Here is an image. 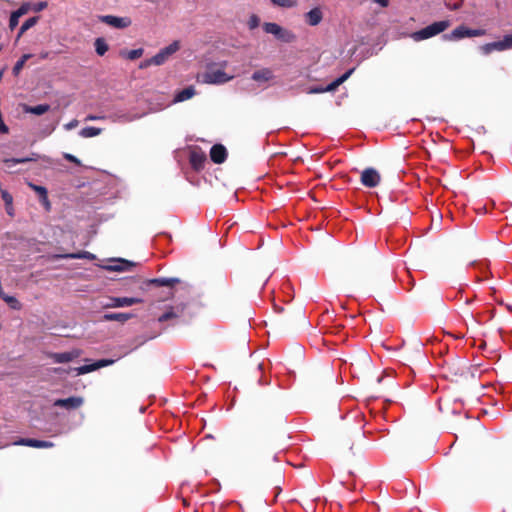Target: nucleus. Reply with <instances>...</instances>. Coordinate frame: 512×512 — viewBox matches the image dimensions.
Here are the masks:
<instances>
[{"mask_svg": "<svg viewBox=\"0 0 512 512\" xmlns=\"http://www.w3.org/2000/svg\"><path fill=\"white\" fill-rule=\"evenodd\" d=\"M450 26V21L442 20L434 22L423 29L413 32L410 37L416 41H423L444 32Z\"/></svg>", "mask_w": 512, "mask_h": 512, "instance_id": "nucleus-1", "label": "nucleus"}, {"mask_svg": "<svg viewBox=\"0 0 512 512\" xmlns=\"http://www.w3.org/2000/svg\"><path fill=\"white\" fill-rule=\"evenodd\" d=\"M234 78L233 75H228L222 69L210 68L207 71L198 75L197 80L204 84H224Z\"/></svg>", "mask_w": 512, "mask_h": 512, "instance_id": "nucleus-2", "label": "nucleus"}, {"mask_svg": "<svg viewBox=\"0 0 512 512\" xmlns=\"http://www.w3.org/2000/svg\"><path fill=\"white\" fill-rule=\"evenodd\" d=\"M262 27L267 34H272L282 42L291 43L296 39V36L292 31L283 28L277 23L266 22Z\"/></svg>", "mask_w": 512, "mask_h": 512, "instance_id": "nucleus-3", "label": "nucleus"}, {"mask_svg": "<svg viewBox=\"0 0 512 512\" xmlns=\"http://www.w3.org/2000/svg\"><path fill=\"white\" fill-rule=\"evenodd\" d=\"M180 48V44L178 41L172 42L170 45L161 49L155 56L152 57V62H154L155 66H160L164 64L170 56L176 53Z\"/></svg>", "mask_w": 512, "mask_h": 512, "instance_id": "nucleus-4", "label": "nucleus"}, {"mask_svg": "<svg viewBox=\"0 0 512 512\" xmlns=\"http://www.w3.org/2000/svg\"><path fill=\"white\" fill-rule=\"evenodd\" d=\"M99 20L113 28L124 29L131 25L132 21L129 17H118L114 15H102Z\"/></svg>", "mask_w": 512, "mask_h": 512, "instance_id": "nucleus-5", "label": "nucleus"}, {"mask_svg": "<svg viewBox=\"0 0 512 512\" xmlns=\"http://www.w3.org/2000/svg\"><path fill=\"white\" fill-rule=\"evenodd\" d=\"M143 300L137 297H112L109 302L104 305L105 308L129 307L142 303Z\"/></svg>", "mask_w": 512, "mask_h": 512, "instance_id": "nucleus-6", "label": "nucleus"}, {"mask_svg": "<svg viewBox=\"0 0 512 512\" xmlns=\"http://www.w3.org/2000/svg\"><path fill=\"white\" fill-rule=\"evenodd\" d=\"M144 116V113H135L133 111L118 110L109 116L114 122L128 123L134 120L140 119Z\"/></svg>", "mask_w": 512, "mask_h": 512, "instance_id": "nucleus-7", "label": "nucleus"}, {"mask_svg": "<svg viewBox=\"0 0 512 512\" xmlns=\"http://www.w3.org/2000/svg\"><path fill=\"white\" fill-rule=\"evenodd\" d=\"M361 182L366 187H376L380 182V174L374 168H367L361 174Z\"/></svg>", "mask_w": 512, "mask_h": 512, "instance_id": "nucleus-8", "label": "nucleus"}, {"mask_svg": "<svg viewBox=\"0 0 512 512\" xmlns=\"http://www.w3.org/2000/svg\"><path fill=\"white\" fill-rule=\"evenodd\" d=\"M353 72H354V68L348 70L342 76H340L337 79H335L326 88H321V87L311 88L309 90V93L314 94V93H322V92H326V91H333L339 85H341L344 81H346L352 75Z\"/></svg>", "mask_w": 512, "mask_h": 512, "instance_id": "nucleus-9", "label": "nucleus"}, {"mask_svg": "<svg viewBox=\"0 0 512 512\" xmlns=\"http://www.w3.org/2000/svg\"><path fill=\"white\" fill-rule=\"evenodd\" d=\"M113 362H114L113 360H99L98 362H96L94 364L75 367L71 370L75 373V375H83V374L92 372L98 368L108 366V365L112 364Z\"/></svg>", "mask_w": 512, "mask_h": 512, "instance_id": "nucleus-10", "label": "nucleus"}, {"mask_svg": "<svg viewBox=\"0 0 512 512\" xmlns=\"http://www.w3.org/2000/svg\"><path fill=\"white\" fill-rule=\"evenodd\" d=\"M227 150L221 144H216L211 147L210 158L216 164H221L226 160Z\"/></svg>", "mask_w": 512, "mask_h": 512, "instance_id": "nucleus-11", "label": "nucleus"}, {"mask_svg": "<svg viewBox=\"0 0 512 512\" xmlns=\"http://www.w3.org/2000/svg\"><path fill=\"white\" fill-rule=\"evenodd\" d=\"M83 402V398L81 397H69L66 399H57L54 402V406L63 407L70 410L79 408Z\"/></svg>", "mask_w": 512, "mask_h": 512, "instance_id": "nucleus-12", "label": "nucleus"}, {"mask_svg": "<svg viewBox=\"0 0 512 512\" xmlns=\"http://www.w3.org/2000/svg\"><path fill=\"white\" fill-rule=\"evenodd\" d=\"M252 80L258 83L269 82L274 78V73L270 68H262L253 72Z\"/></svg>", "mask_w": 512, "mask_h": 512, "instance_id": "nucleus-13", "label": "nucleus"}, {"mask_svg": "<svg viewBox=\"0 0 512 512\" xmlns=\"http://www.w3.org/2000/svg\"><path fill=\"white\" fill-rule=\"evenodd\" d=\"M30 9V5L28 3H24L18 8L16 11L12 12L9 19V27L11 30L17 27L19 23V18L25 15Z\"/></svg>", "mask_w": 512, "mask_h": 512, "instance_id": "nucleus-14", "label": "nucleus"}, {"mask_svg": "<svg viewBox=\"0 0 512 512\" xmlns=\"http://www.w3.org/2000/svg\"><path fill=\"white\" fill-rule=\"evenodd\" d=\"M42 157L37 154V153H31L29 156L27 157H23V158H6L3 160V162L6 164L7 167H12L16 164H22V163H27V162H33V161H37L39 159H41Z\"/></svg>", "mask_w": 512, "mask_h": 512, "instance_id": "nucleus-15", "label": "nucleus"}, {"mask_svg": "<svg viewBox=\"0 0 512 512\" xmlns=\"http://www.w3.org/2000/svg\"><path fill=\"white\" fill-rule=\"evenodd\" d=\"M469 37V28L464 25L458 26L451 33L444 35L447 40L455 41Z\"/></svg>", "mask_w": 512, "mask_h": 512, "instance_id": "nucleus-16", "label": "nucleus"}, {"mask_svg": "<svg viewBox=\"0 0 512 512\" xmlns=\"http://www.w3.org/2000/svg\"><path fill=\"white\" fill-rule=\"evenodd\" d=\"M322 18V11L318 7L311 9L305 14V20L310 26L318 25L322 21Z\"/></svg>", "mask_w": 512, "mask_h": 512, "instance_id": "nucleus-17", "label": "nucleus"}, {"mask_svg": "<svg viewBox=\"0 0 512 512\" xmlns=\"http://www.w3.org/2000/svg\"><path fill=\"white\" fill-rule=\"evenodd\" d=\"M79 356L77 351H69L63 353H53L51 358L55 363H67Z\"/></svg>", "mask_w": 512, "mask_h": 512, "instance_id": "nucleus-18", "label": "nucleus"}, {"mask_svg": "<svg viewBox=\"0 0 512 512\" xmlns=\"http://www.w3.org/2000/svg\"><path fill=\"white\" fill-rule=\"evenodd\" d=\"M206 161V156L202 152L193 151L190 156V162L194 169H202Z\"/></svg>", "mask_w": 512, "mask_h": 512, "instance_id": "nucleus-19", "label": "nucleus"}, {"mask_svg": "<svg viewBox=\"0 0 512 512\" xmlns=\"http://www.w3.org/2000/svg\"><path fill=\"white\" fill-rule=\"evenodd\" d=\"M502 40L484 44L480 47L481 52L484 55H488L493 51H505Z\"/></svg>", "mask_w": 512, "mask_h": 512, "instance_id": "nucleus-20", "label": "nucleus"}, {"mask_svg": "<svg viewBox=\"0 0 512 512\" xmlns=\"http://www.w3.org/2000/svg\"><path fill=\"white\" fill-rule=\"evenodd\" d=\"M131 313H106L103 315L105 321H117L124 323L132 318Z\"/></svg>", "mask_w": 512, "mask_h": 512, "instance_id": "nucleus-21", "label": "nucleus"}, {"mask_svg": "<svg viewBox=\"0 0 512 512\" xmlns=\"http://www.w3.org/2000/svg\"><path fill=\"white\" fill-rule=\"evenodd\" d=\"M194 95H195V89L192 86H190V87H187V88L179 91L175 95L173 102L174 103L183 102L188 99H191Z\"/></svg>", "mask_w": 512, "mask_h": 512, "instance_id": "nucleus-22", "label": "nucleus"}, {"mask_svg": "<svg viewBox=\"0 0 512 512\" xmlns=\"http://www.w3.org/2000/svg\"><path fill=\"white\" fill-rule=\"evenodd\" d=\"M57 258H64V259H88V260H94L95 255L88 252V251H82L78 253H67L63 255H57Z\"/></svg>", "mask_w": 512, "mask_h": 512, "instance_id": "nucleus-23", "label": "nucleus"}, {"mask_svg": "<svg viewBox=\"0 0 512 512\" xmlns=\"http://www.w3.org/2000/svg\"><path fill=\"white\" fill-rule=\"evenodd\" d=\"M50 106L48 104H40L36 106H28L24 105L23 110L26 113L35 114V115H43L48 112Z\"/></svg>", "mask_w": 512, "mask_h": 512, "instance_id": "nucleus-24", "label": "nucleus"}, {"mask_svg": "<svg viewBox=\"0 0 512 512\" xmlns=\"http://www.w3.org/2000/svg\"><path fill=\"white\" fill-rule=\"evenodd\" d=\"M180 280L178 278H155L150 281L151 284L159 286V287H172L175 284L179 283Z\"/></svg>", "mask_w": 512, "mask_h": 512, "instance_id": "nucleus-25", "label": "nucleus"}, {"mask_svg": "<svg viewBox=\"0 0 512 512\" xmlns=\"http://www.w3.org/2000/svg\"><path fill=\"white\" fill-rule=\"evenodd\" d=\"M44 441L30 439V438H21L18 441L14 442L15 445L29 446L34 448H43Z\"/></svg>", "mask_w": 512, "mask_h": 512, "instance_id": "nucleus-26", "label": "nucleus"}, {"mask_svg": "<svg viewBox=\"0 0 512 512\" xmlns=\"http://www.w3.org/2000/svg\"><path fill=\"white\" fill-rule=\"evenodd\" d=\"M102 132L100 128L97 127H85L80 130L79 135L83 138H91L99 135Z\"/></svg>", "mask_w": 512, "mask_h": 512, "instance_id": "nucleus-27", "label": "nucleus"}, {"mask_svg": "<svg viewBox=\"0 0 512 512\" xmlns=\"http://www.w3.org/2000/svg\"><path fill=\"white\" fill-rule=\"evenodd\" d=\"M95 51L99 56H103L108 51V45L103 38H97L94 43Z\"/></svg>", "mask_w": 512, "mask_h": 512, "instance_id": "nucleus-28", "label": "nucleus"}, {"mask_svg": "<svg viewBox=\"0 0 512 512\" xmlns=\"http://www.w3.org/2000/svg\"><path fill=\"white\" fill-rule=\"evenodd\" d=\"M39 17H31L27 19L20 27L18 37L22 36L27 30L37 24Z\"/></svg>", "mask_w": 512, "mask_h": 512, "instance_id": "nucleus-29", "label": "nucleus"}, {"mask_svg": "<svg viewBox=\"0 0 512 512\" xmlns=\"http://www.w3.org/2000/svg\"><path fill=\"white\" fill-rule=\"evenodd\" d=\"M274 6L280 8H293L298 4L297 0H270Z\"/></svg>", "mask_w": 512, "mask_h": 512, "instance_id": "nucleus-30", "label": "nucleus"}, {"mask_svg": "<svg viewBox=\"0 0 512 512\" xmlns=\"http://www.w3.org/2000/svg\"><path fill=\"white\" fill-rule=\"evenodd\" d=\"M144 53L142 48L133 49L127 52H122L121 55L129 60H135L140 58Z\"/></svg>", "mask_w": 512, "mask_h": 512, "instance_id": "nucleus-31", "label": "nucleus"}, {"mask_svg": "<svg viewBox=\"0 0 512 512\" xmlns=\"http://www.w3.org/2000/svg\"><path fill=\"white\" fill-rule=\"evenodd\" d=\"M31 57L30 54H24L14 65L13 74L18 75L24 67L26 61Z\"/></svg>", "mask_w": 512, "mask_h": 512, "instance_id": "nucleus-32", "label": "nucleus"}, {"mask_svg": "<svg viewBox=\"0 0 512 512\" xmlns=\"http://www.w3.org/2000/svg\"><path fill=\"white\" fill-rule=\"evenodd\" d=\"M0 296L3 298V300L5 302H7L10 305L11 308H13V309H20L21 305H20L19 301L16 298L12 297V296L3 295L2 294V289L0 290Z\"/></svg>", "mask_w": 512, "mask_h": 512, "instance_id": "nucleus-33", "label": "nucleus"}, {"mask_svg": "<svg viewBox=\"0 0 512 512\" xmlns=\"http://www.w3.org/2000/svg\"><path fill=\"white\" fill-rule=\"evenodd\" d=\"M132 266L131 263L125 260H118V264L114 266H110L109 269L113 271H125L128 270V268Z\"/></svg>", "mask_w": 512, "mask_h": 512, "instance_id": "nucleus-34", "label": "nucleus"}, {"mask_svg": "<svg viewBox=\"0 0 512 512\" xmlns=\"http://www.w3.org/2000/svg\"><path fill=\"white\" fill-rule=\"evenodd\" d=\"M260 24V18L256 15V14H252L250 15L248 21H247V26L250 30H254L255 28H257Z\"/></svg>", "mask_w": 512, "mask_h": 512, "instance_id": "nucleus-35", "label": "nucleus"}, {"mask_svg": "<svg viewBox=\"0 0 512 512\" xmlns=\"http://www.w3.org/2000/svg\"><path fill=\"white\" fill-rule=\"evenodd\" d=\"M28 186L35 191L40 198H42L44 195L48 194L47 189L43 186H39L33 183H28Z\"/></svg>", "mask_w": 512, "mask_h": 512, "instance_id": "nucleus-36", "label": "nucleus"}, {"mask_svg": "<svg viewBox=\"0 0 512 512\" xmlns=\"http://www.w3.org/2000/svg\"><path fill=\"white\" fill-rule=\"evenodd\" d=\"M1 197H2L5 205L6 204L9 205V204L13 203V197H12V195L7 190L1 189Z\"/></svg>", "mask_w": 512, "mask_h": 512, "instance_id": "nucleus-37", "label": "nucleus"}, {"mask_svg": "<svg viewBox=\"0 0 512 512\" xmlns=\"http://www.w3.org/2000/svg\"><path fill=\"white\" fill-rule=\"evenodd\" d=\"M177 317V315L174 313V311L171 309L167 312H165L164 314H162L159 318H158V321L159 322H165L169 319H172V318H175Z\"/></svg>", "mask_w": 512, "mask_h": 512, "instance_id": "nucleus-38", "label": "nucleus"}, {"mask_svg": "<svg viewBox=\"0 0 512 512\" xmlns=\"http://www.w3.org/2000/svg\"><path fill=\"white\" fill-rule=\"evenodd\" d=\"M505 50L512 49V35H506L502 39Z\"/></svg>", "mask_w": 512, "mask_h": 512, "instance_id": "nucleus-39", "label": "nucleus"}, {"mask_svg": "<svg viewBox=\"0 0 512 512\" xmlns=\"http://www.w3.org/2000/svg\"><path fill=\"white\" fill-rule=\"evenodd\" d=\"M486 34L484 29H470L469 28V37H479Z\"/></svg>", "mask_w": 512, "mask_h": 512, "instance_id": "nucleus-40", "label": "nucleus"}, {"mask_svg": "<svg viewBox=\"0 0 512 512\" xmlns=\"http://www.w3.org/2000/svg\"><path fill=\"white\" fill-rule=\"evenodd\" d=\"M463 1L464 0H454L453 3H448L447 7L450 10H458L462 6Z\"/></svg>", "mask_w": 512, "mask_h": 512, "instance_id": "nucleus-41", "label": "nucleus"}, {"mask_svg": "<svg viewBox=\"0 0 512 512\" xmlns=\"http://www.w3.org/2000/svg\"><path fill=\"white\" fill-rule=\"evenodd\" d=\"M63 157L66 160L70 161V162H73V163H75L77 165H81L80 160L77 157H75L74 155L70 154V153H64Z\"/></svg>", "mask_w": 512, "mask_h": 512, "instance_id": "nucleus-42", "label": "nucleus"}, {"mask_svg": "<svg viewBox=\"0 0 512 512\" xmlns=\"http://www.w3.org/2000/svg\"><path fill=\"white\" fill-rule=\"evenodd\" d=\"M40 201L47 211H49L51 209V203L48 199V194H46L42 198H40Z\"/></svg>", "mask_w": 512, "mask_h": 512, "instance_id": "nucleus-43", "label": "nucleus"}, {"mask_svg": "<svg viewBox=\"0 0 512 512\" xmlns=\"http://www.w3.org/2000/svg\"><path fill=\"white\" fill-rule=\"evenodd\" d=\"M78 124H79L78 120L73 119V120H71L70 122L66 123V124L64 125V128H65L66 130H72V129L76 128V127L78 126Z\"/></svg>", "mask_w": 512, "mask_h": 512, "instance_id": "nucleus-44", "label": "nucleus"}, {"mask_svg": "<svg viewBox=\"0 0 512 512\" xmlns=\"http://www.w3.org/2000/svg\"><path fill=\"white\" fill-rule=\"evenodd\" d=\"M151 65H154V62H152V58L150 59H145L144 61H142L139 65V68L140 69H145V68H148L149 66Z\"/></svg>", "mask_w": 512, "mask_h": 512, "instance_id": "nucleus-45", "label": "nucleus"}, {"mask_svg": "<svg viewBox=\"0 0 512 512\" xmlns=\"http://www.w3.org/2000/svg\"><path fill=\"white\" fill-rule=\"evenodd\" d=\"M5 210H6V213H7L9 216H11V217H13V216H14V207H13V203H12V204H9V205H8V204H6V205H5Z\"/></svg>", "mask_w": 512, "mask_h": 512, "instance_id": "nucleus-46", "label": "nucleus"}, {"mask_svg": "<svg viewBox=\"0 0 512 512\" xmlns=\"http://www.w3.org/2000/svg\"><path fill=\"white\" fill-rule=\"evenodd\" d=\"M47 6L46 2H41V3H38L35 7V10L36 11H41L43 10L45 7Z\"/></svg>", "mask_w": 512, "mask_h": 512, "instance_id": "nucleus-47", "label": "nucleus"}, {"mask_svg": "<svg viewBox=\"0 0 512 512\" xmlns=\"http://www.w3.org/2000/svg\"><path fill=\"white\" fill-rule=\"evenodd\" d=\"M53 447V443L50 441H44L43 448H50Z\"/></svg>", "mask_w": 512, "mask_h": 512, "instance_id": "nucleus-48", "label": "nucleus"}, {"mask_svg": "<svg viewBox=\"0 0 512 512\" xmlns=\"http://www.w3.org/2000/svg\"><path fill=\"white\" fill-rule=\"evenodd\" d=\"M98 119H101V117H99V116H93V115H89V116L87 117V120H98Z\"/></svg>", "mask_w": 512, "mask_h": 512, "instance_id": "nucleus-49", "label": "nucleus"}, {"mask_svg": "<svg viewBox=\"0 0 512 512\" xmlns=\"http://www.w3.org/2000/svg\"><path fill=\"white\" fill-rule=\"evenodd\" d=\"M2 50V47L0 46V51Z\"/></svg>", "mask_w": 512, "mask_h": 512, "instance_id": "nucleus-50", "label": "nucleus"}]
</instances>
